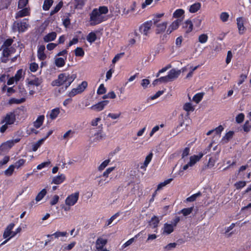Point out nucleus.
I'll use <instances>...</instances> for the list:
<instances>
[{"instance_id": "f257e3e1", "label": "nucleus", "mask_w": 251, "mask_h": 251, "mask_svg": "<svg viewBox=\"0 0 251 251\" xmlns=\"http://www.w3.org/2000/svg\"><path fill=\"white\" fill-rule=\"evenodd\" d=\"M108 12V8L106 6H100L98 8L93 9L89 14V24L91 26H95L99 25L107 20L103 14H106Z\"/></svg>"}, {"instance_id": "f03ea898", "label": "nucleus", "mask_w": 251, "mask_h": 251, "mask_svg": "<svg viewBox=\"0 0 251 251\" xmlns=\"http://www.w3.org/2000/svg\"><path fill=\"white\" fill-rule=\"evenodd\" d=\"M76 77V75L75 74H69L68 73H61L58 75L57 79L51 82V85L52 86L58 87L64 85V89H63V87L62 88L63 91H64L70 86Z\"/></svg>"}, {"instance_id": "7ed1b4c3", "label": "nucleus", "mask_w": 251, "mask_h": 251, "mask_svg": "<svg viewBox=\"0 0 251 251\" xmlns=\"http://www.w3.org/2000/svg\"><path fill=\"white\" fill-rule=\"evenodd\" d=\"M23 111V108H17L6 113L0 122V124H4L0 127V132L4 133L8 128V126L13 125L16 122V117H18Z\"/></svg>"}, {"instance_id": "20e7f679", "label": "nucleus", "mask_w": 251, "mask_h": 251, "mask_svg": "<svg viewBox=\"0 0 251 251\" xmlns=\"http://www.w3.org/2000/svg\"><path fill=\"white\" fill-rule=\"evenodd\" d=\"M29 26L27 19H24L20 22H14L12 25L14 31H18L19 32H24L27 30Z\"/></svg>"}, {"instance_id": "39448f33", "label": "nucleus", "mask_w": 251, "mask_h": 251, "mask_svg": "<svg viewBox=\"0 0 251 251\" xmlns=\"http://www.w3.org/2000/svg\"><path fill=\"white\" fill-rule=\"evenodd\" d=\"M152 25V21L151 20L148 21L142 24L139 28L140 33L146 36H149Z\"/></svg>"}, {"instance_id": "423d86ee", "label": "nucleus", "mask_w": 251, "mask_h": 251, "mask_svg": "<svg viewBox=\"0 0 251 251\" xmlns=\"http://www.w3.org/2000/svg\"><path fill=\"white\" fill-rule=\"evenodd\" d=\"M79 195V193L77 191L69 195L65 200V204L69 206L74 205L78 200Z\"/></svg>"}, {"instance_id": "0eeeda50", "label": "nucleus", "mask_w": 251, "mask_h": 251, "mask_svg": "<svg viewBox=\"0 0 251 251\" xmlns=\"http://www.w3.org/2000/svg\"><path fill=\"white\" fill-rule=\"evenodd\" d=\"M2 50L1 57H0V61L2 63H6L8 61V57L12 53L10 48H0V50Z\"/></svg>"}, {"instance_id": "6e6552de", "label": "nucleus", "mask_w": 251, "mask_h": 251, "mask_svg": "<svg viewBox=\"0 0 251 251\" xmlns=\"http://www.w3.org/2000/svg\"><path fill=\"white\" fill-rule=\"evenodd\" d=\"M236 21L239 33L240 35H242L245 33L246 30L244 25L245 21L244 19L242 17H238L237 18Z\"/></svg>"}, {"instance_id": "1a4fd4ad", "label": "nucleus", "mask_w": 251, "mask_h": 251, "mask_svg": "<svg viewBox=\"0 0 251 251\" xmlns=\"http://www.w3.org/2000/svg\"><path fill=\"white\" fill-rule=\"evenodd\" d=\"M109 102V101L108 100L101 101L98 103L92 105L91 107V108L97 111H101L104 109L105 106L108 104Z\"/></svg>"}, {"instance_id": "9d476101", "label": "nucleus", "mask_w": 251, "mask_h": 251, "mask_svg": "<svg viewBox=\"0 0 251 251\" xmlns=\"http://www.w3.org/2000/svg\"><path fill=\"white\" fill-rule=\"evenodd\" d=\"M181 22V20L180 19H177L174 21L169 26L167 30L166 33L168 35H169L173 32L174 30L177 29L180 23Z\"/></svg>"}, {"instance_id": "9b49d317", "label": "nucleus", "mask_w": 251, "mask_h": 251, "mask_svg": "<svg viewBox=\"0 0 251 251\" xmlns=\"http://www.w3.org/2000/svg\"><path fill=\"white\" fill-rule=\"evenodd\" d=\"M181 73V70H176L175 69H171L168 73V77L171 81L176 79Z\"/></svg>"}, {"instance_id": "f8f14e48", "label": "nucleus", "mask_w": 251, "mask_h": 251, "mask_svg": "<svg viewBox=\"0 0 251 251\" xmlns=\"http://www.w3.org/2000/svg\"><path fill=\"white\" fill-rule=\"evenodd\" d=\"M182 28L186 34L190 33L193 29V24L190 20H187L182 24Z\"/></svg>"}, {"instance_id": "ddd939ff", "label": "nucleus", "mask_w": 251, "mask_h": 251, "mask_svg": "<svg viewBox=\"0 0 251 251\" xmlns=\"http://www.w3.org/2000/svg\"><path fill=\"white\" fill-rule=\"evenodd\" d=\"M205 153L200 152L198 155H194L191 156L190 157V161L189 162V165H190V166H193L197 162H198L204 155Z\"/></svg>"}, {"instance_id": "4468645a", "label": "nucleus", "mask_w": 251, "mask_h": 251, "mask_svg": "<svg viewBox=\"0 0 251 251\" xmlns=\"http://www.w3.org/2000/svg\"><path fill=\"white\" fill-rule=\"evenodd\" d=\"M167 24L168 23L167 22H164L156 25V28L155 30L156 34H158L164 32L167 28Z\"/></svg>"}, {"instance_id": "2eb2a0df", "label": "nucleus", "mask_w": 251, "mask_h": 251, "mask_svg": "<svg viewBox=\"0 0 251 251\" xmlns=\"http://www.w3.org/2000/svg\"><path fill=\"white\" fill-rule=\"evenodd\" d=\"M107 243V240L101 237H99L96 242V247L97 249H102Z\"/></svg>"}, {"instance_id": "dca6fc26", "label": "nucleus", "mask_w": 251, "mask_h": 251, "mask_svg": "<svg viewBox=\"0 0 251 251\" xmlns=\"http://www.w3.org/2000/svg\"><path fill=\"white\" fill-rule=\"evenodd\" d=\"M14 145V143L12 141H8L4 143H3L0 146V154H1L2 152L5 150L10 149Z\"/></svg>"}, {"instance_id": "f3484780", "label": "nucleus", "mask_w": 251, "mask_h": 251, "mask_svg": "<svg viewBox=\"0 0 251 251\" xmlns=\"http://www.w3.org/2000/svg\"><path fill=\"white\" fill-rule=\"evenodd\" d=\"M66 179V176L64 174H61L54 176L52 180L51 183L55 184H60L63 183Z\"/></svg>"}, {"instance_id": "a211bd4d", "label": "nucleus", "mask_w": 251, "mask_h": 251, "mask_svg": "<svg viewBox=\"0 0 251 251\" xmlns=\"http://www.w3.org/2000/svg\"><path fill=\"white\" fill-rule=\"evenodd\" d=\"M57 36V34L55 32H51L47 34L43 37L44 41L46 43H48L50 41H54Z\"/></svg>"}, {"instance_id": "6ab92c4d", "label": "nucleus", "mask_w": 251, "mask_h": 251, "mask_svg": "<svg viewBox=\"0 0 251 251\" xmlns=\"http://www.w3.org/2000/svg\"><path fill=\"white\" fill-rule=\"evenodd\" d=\"M22 9L16 13L15 18L18 19L29 15V11L27 8H23Z\"/></svg>"}, {"instance_id": "aec40b11", "label": "nucleus", "mask_w": 251, "mask_h": 251, "mask_svg": "<svg viewBox=\"0 0 251 251\" xmlns=\"http://www.w3.org/2000/svg\"><path fill=\"white\" fill-rule=\"evenodd\" d=\"M45 50V47L44 46H40L38 49L37 56L39 59L41 61L44 60L47 57L46 54L44 53Z\"/></svg>"}, {"instance_id": "412c9836", "label": "nucleus", "mask_w": 251, "mask_h": 251, "mask_svg": "<svg viewBox=\"0 0 251 251\" xmlns=\"http://www.w3.org/2000/svg\"><path fill=\"white\" fill-rule=\"evenodd\" d=\"M47 237H51L54 236V238H59L61 237H67L68 233L67 231H57L52 234H48L46 235Z\"/></svg>"}, {"instance_id": "4be33fe9", "label": "nucleus", "mask_w": 251, "mask_h": 251, "mask_svg": "<svg viewBox=\"0 0 251 251\" xmlns=\"http://www.w3.org/2000/svg\"><path fill=\"white\" fill-rule=\"evenodd\" d=\"M159 223V220L158 217L153 216L149 222V226L152 228H156Z\"/></svg>"}, {"instance_id": "5701e85b", "label": "nucleus", "mask_w": 251, "mask_h": 251, "mask_svg": "<svg viewBox=\"0 0 251 251\" xmlns=\"http://www.w3.org/2000/svg\"><path fill=\"white\" fill-rule=\"evenodd\" d=\"M44 119L45 117L44 115L39 116L36 120L33 123L34 126L36 128H39L42 125Z\"/></svg>"}, {"instance_id": "b1692460", "label": "nucleus", "mask_w": 251, "mask_h": 251, "mask_svg": "<svg viewBox=\"0 0 251 251\" xmlns=\"http://www.w3.org/2000/svg\"><path fill=\"white\" fill-rule=\"evenodd\" d=\"M85 4V0H74V7L76 9H82Z\"/></svg>"}, {"instance_id": "393cba45", "label": "nucleus", "mask_w": 251, "mask_h": 251, "mask_svg": "<svg viewBox=\"0 0 251 251\" xmlns=\"http://www.w3.org/2000/svg\"><path fill=\"white\" fill-rule=\"evenodd\" d=\"M174 231V226L172 224L166 223L164 225L163 233L170 234Z\"/></svg>"}, {"instance_id": "a878e982", "label": "nucleus", "mask_w": 251, "mask_h": 251, "mask_svg": "<svg viewBox=\"0 0 251 251\" xmlns=\"http://www.w3.org/2000/svg\"><path fill=\"white\" fill-rule=\"evenodd\" d=\"M201 7V3L200 2H196L190 6L189 12L192 13L197 12Z\"/></svg>"}, {"instance_id": "bb28decb", "label": "nucleus", "mask_w": 251, "mask_h": 251, "mask_svg": "<svg viewBox=\"0 0 251 251\" xmlns=\"http://www.w3.org/2000/svg\"><path fill=\"white\" fill-rule=\"evenodd\" d=\"M26 99L25 98H22L20 99H17L16 98H11L8 101V104L11 105L13 104H21L24 102L25 101Z\"/></svg>"}, {"instance_id": "cd10ccee", "label": "nucleus", "mask_w": 251, "mask_h": 251, "mask_svg": "<svg viewBox=\"0 0 251 251\" xmlns=\"http://www.w3.org/2000/svg\"><path fill=\"white\" fill-rule=\"evenodd\" d=\"M183 109L187 112V115H189V113L194 111L195 108L191 102H186L183 105Z\"/></svg>"}, {"instance_id": "c85d7f7f", "label": "nucleus", "mask_w": 251, "mask_h": 251, "mask_svg": "<svg viewBox=\"0 0 251 251\" xmlns=\"http://www.w3.org/2000/svg\"><path fill=\"white\" fill-rule=\"evenodd\" d=\"M47 193V190L46 189H43L36 196L35 198V201L36 202L40 201L46 195Z\"/></svg>"}, {"instance_id": "c756f323", "label": "nucleus", "mask_w": 251, "mask_h": 251, "mask_svg": "<svg viewBox=\"0 0 251 251\" xmlns=\"http://www.w3.org/2000/svg\"><path fill=\"white\" fill-rule=\"evenodd\" d=\"M97 39L96 34L94 32H90L87 36V40L88 42L92 44Z\"/></svg>"}, {"instance_id": "7c9ffc66", "label": "nucleus", "mask_w": 251, "mask_h": 251, "mask_svg": "<svg viewBox=\"0 0 251 251\" xmlns=\"http://www.w3.org/2000/svg\"><path fill=\"white\" fill-rule=\"evenodd\" d=\"M60 113V110L58 108H55L51 110L50 118L51 120L56 119Z\"/></svg>"}, {"instance_id": "2f4dec72", "label": "nucleus", "mask_w": 251, "mask_h": 251, "mask_svg": "<svg viewBox=\"0 0 251 251\" xmlns=\"http://www.w3.org/2000/svg\"><path fill=\"white\" fill-rule=\"evenodd\" d=\"M18 92L20 94V96L23 97V98H25V97L27 95V92L26 90L25 89L23 84H20L18 86Z\"/></svg>"}, {"instance_id": "473e14b6", "label": "nucleus", "mask_w": 251, "mask_h": 251, "mask_svg": "<svg viewBox=\"0 0 251 251\" xmlns=\"http://www.w3.org/2000/svg\"><path fill=\"white\" fill-rule=\"evenodd\" d=\"M55 64L57 67H62L65 64V60L62 57L57 58L55 60Z\"/></svg>"}, {"instance_id": "72a5a7b5", "label": "nucleus", "mask_w": 251, "mask_h": 251, "mask_svg": "<svg viewBox=\"0 0 251 251\" xmlns=\"http://www.w3.org/2000/svg\"><path fill=\"white\" fill-rule=\"evenodd\" d=\"M52 3V0H45L43 5V9L45 11L49 10Z\"/></svg>"}, {"instance_id": "f704fd0d", "label": "nucleus", "mask_w": 251, "mask_h": 251, "mask_svg": "<svg viewBox=\"0 0 251 251\" xmlns=\"http://www.w3.org/2000/svg\"><path fill=\"white\" fill-rule=\"evenodd\" d=\"M193 209V206L189 208H184L181 210L180 213H182L184 216H187L192 212Z\"/></svg>"}, {"instance_id": "c9c22d12", "label": "nucleus", "mask_w": 251, "mask_h": 251, "mask_svg": "<svg viewBox=\"0 0 251 251\" xmlns=\"http://www.w3.org/2000/svg\"><path fill=\"white\" fill-rule=\"evenodd\" d=\"M184 14V10L182 9H177L173 13V17L179 18L182 16Z\"/></svg>"}, {"instance_id": "e433bc0d", "label": "nucleus", "mask_w": 251, "mask_h": 251, "mask_svg": "<svg viewBox=\"0 0 251 251\" xmlns=\"http://www.w3.org/2000/svg\"><path fill=\"white\" fill-rule=\"evenodd\" d=\"M41 79L38 77H35L34 79L31 80L28 82V84L30 85H34L39 86L42 83Z\"/></svg>"}, {"instance_id": "4c0bfd02", "label": "nucleus", "mask_w": 251, "mask_h": 251, "mask_svg": "<svg viewBox=\"0 0 251 251\" xmlns=\"http://www.w3.org/2000/svg\"><path fill=\"white\" fill-rule=\"evenodd\" d=\"M172 180H173V178H169V179L165 180L164 182L160 183L157 185V188L156 190L158 191V190L161 189L163 187H164L166 185H167V184L170 183Z\"/></svg>"}, {"instance_id": "58836bf2", "label": "nucleus", "mask_w": 251, "mask_h": 251, "mask_svg": "<svg viewBox=\"0 0 251 251\" xmlns=\"http://www.w3.org/2000/svg\"><path fill=\"white\" fill-rule=\"evenodd\" d=\"M63 2L60 1L56 5V6L53 8V9L51 10L50 12V15H52L56 13H57L60 9L63 6Z\"/></svg>"}, {"instance_id": "ea45409f", "label": "nucleus", "mask_w": 251, "mask_h": 251, "mask_svg": "<svg viewBox=\"0 0 251 251\" xmlns=\"http://www.w3.org/2000/svg\"><path fill=\"white\" fill-rule=\"evenodd\" d=\"M75 53L76 56L83 57L84 55L85 52L82 48L77 47L75 50Z\"/></svg>"}, {"instance_id": "a19ab883", "label": "nucleus", "mask_w": 251, "mask_h": 251, "mask_svg": "<svg viewBox=\"0 0 251 251\" xmlns=\"http://www.w3.org/2000/svg\"><path fill=\"white\" fill-rule=\"evenodd\" d=\"M201 192H198V193L194 194L191 195V196H190L189 197L187 198L186 199V201H188V202L194 201H196V200L197 199V198L198 197L201 196Z\"/></svg>"}, {"instance_id": "79ce46f5", "label": "nucleus", "mask_w": 251, "mask_h": 251, "mask_svg": "<svg viewBox=\"0 0 251 251\" xmlns=\"http://www.w3.org/2000/svg\"><path fill=\"white\" fill-rule=\"evenodd\" d=\"M14 42V40L12 38L7 39L4 41L2 45L1 46V48H9V47L12 45Z\"/></svg>"}, {"instance_id": "37998d69", "label": "nucleus", "mask_w": 251, "mask_h": 251, "mask_svg": "<svg viewBox=\"0 0 251 251\" xmlns=\"http://www.w3.org/2000/svg\"><path fill=\"white\" fill-rule=\"evenodd\" d=\"M15 169V166L14 165H11L9 167L4 171V173L5 175L7 176H11L13 174Z\"/></svg>"}, {"instance_id": "c03bdc74", "label": "nucleus", "mask_w": 251, "mask_h": 251, "mask_svg": "<svg viewBox=\"0 0 251 251\" xmlns=\"http://www.w3.org/2000/svg\"><path fill=\"white\" fill-rule=\"evenodd\" d=\"M110 162V159H108L103 161L100 165L98 167V170L101 171L103 170L109 164Z\"/></svg>"}, {"instance_id": "a18cd8bd", "label": "nucleus", "mask_w": 251, "mask_h": 251, "mask_svg": "<svg viewBox=\"0 0 251 251\" xmlns=\"http://www.w3.org/2000/svg\"><path fill=\"white\" fill-rule=\"evenodd\" d=\"M45 141V139H41L38 140L36 143H34L32 145V151H36L41 146L43 142Z\"/></svg>"}, {"instance_id": "49530a36", "label": "nucleus", "mask_w": 251, "mask_h": 251, "mask_svg": "<svg viewBox=\"0 0 251 251\" xmlns=\"http://www.w3.org/2000/svg\"><path fill=\"white\" fill-rule=\"evenodd\" d=\"M208 39V36L206 34H201L198 38L199 42L201 44L205 43Z\"/></svg>"}, {"instance_id": "de8ad7c7", "label": "nucleus", "mask_w": 251, "mask_h": 251, "mask_svg": "<svg viewBox=\"0 0 251 251\" xmlns=\"http://www.w3.org/2000/svg\"><path fill=\"white\" fill-rule=\"evenodd\" d=\"M202 98V93H197L194 96L193 98V100L197 103H198L201 100Z\"/></svg>"}, {"instance_id": "09e8293b", "label": "nucleus", "mask_w": 251, "mask_h": 251, "mask_svg": "<svg viewBox=\"0 0 251 251\" xmlns=\"http://www.w3.org/2000/svg\"><path fill=\"white\" fill-rule=\"evenodd\" d=\"M26 162V160L24 159H20L18 161H16L15 163V168L18 169L22 166H24Z\"/></svg>"}, {"instance_id": "8fccbe9b", "label": "nucleus", "mask_w": 251, "mask_h": 251, "mask_svg": "<svg viewBox=\"0 0 251 251\" xmlns=\"http://www.w3.org/2000/svg\"><path fill=\"white\" fill-rule=\"evenodd\" d=\"M106 92V89L105 88L104 84H101L99 87L97 93L98 95H102L105 94Z\"/></svg>"}, {"instance_id": "3c124183", "label": "nucleus", "mask_w": 251, "mask_h": 251, "mask_svg": "<svg viewBox=\"0 0 251 251\" xmlns=\"http://www.w3.org/2000/svg\"><path fill=\"white\" fill-rule=\"evenodd\" d=\"M22 69H19L17 71L16 74L15 75V76H13L15 78V80H16V82L19 81L21 79V78L22 77Z\"/></svg>"}, {"instance_id": "603ef678", "label": "nucleus", "mask_w": 251, "mask_h": 251, "mask_svg": "<svg viewBox=\"0 0 251 251\" xmlns=\"http://www.w3.org/2000/svg\"><path fill=\"white\" fill-rule=\"evenodd\" d=\"M246 185V182L245 181H239L236 182L234 184L235 188L237 189H240L245 186Z\"/></svg>"}, {"instance_id": "864d4df0", "label": "nucleus", "mask_w": 251, "mask_h": 251, "mask_svg": "<svg viewBox=\"0 0 251 251\" xmlns=\"http://www.w3.org/2000/svg\"><path fill=\"white\" fill-rule=\"evenodd\" d=\"M229 18V14L228 13L224 12H222L220 15V19L223 22H226Z\"/></svg>"}, {"instance_id": "5fc2aeb1", "label": "nucleus", "mask_w": 251, "mask_h": 251, "mask_svg": "<svg viewBox=\"0 0 251 251\" xmlns=\"http://www.w3.org/2000/svg\"><path fill=\"white\" fill-rule=\"evenodd\" d=\"M115 167H109V168H107L105 170V171H104L103 173L102 176L105 177H108L109 174H110L113 171H114L115 170Z\"/></svg>"}, {"instance_id": "6e6d98bb", "label": "nucleus", "mask_w": 251, "mask_h": 251, "mask_svg": "<svg viewBox=\"0 0 251 251\" xmlns=\"http://www.w3.org/2000/svg\"><path fill=\"white\" fill-rule=\"evenodd\" d=\"M75 245H76L75 242H73L68 245L65 244V245H63V250L70 251V250H72L75 246Z\"/></svg>"}, {"instance_id": "4d7b16f0", "label": "nucleus", "mask_w": 251, "mask_h": 251, "mask_svg": "<svg viewBox=\"0 0 251 251\" xmlns=\"http://www.w3.org/2000/svg\"><path fill=\"white\" fill-rule=\"evenodd\" d=\"M119 215L120 212H117L116 213H115L109 219L107 220L106 225L107 226L110 225L112 223V222Z\"/></svg>"}, {"instance_id": "13d9d810", "label": "nucleus", "mask_w": 251, "mask_h": 251, "mask_svg": "<svg viewBox=\"0 0 251 251\" xmlns=\"http://www.w3.org/2000/svg\"><path fill=\"white\" fill-rule=\"evenodd\" d=\"M28 3V0H19L18 7L19 9L24 8Z\"/></svg>"}, {"instance_id": "bf43d9fd", "label": "nucleus", "mask_w": 251, "mask_h": 251, "mask_svg": "<svg viewBox=\"0 0 251 251\" xmlns=\"http://www.w3.org/2000/svg\"><path fill=\"white\" fill-rule=\"evenodd\" d=\"M21 230V227H18L16 229V231H12V234L11 235V236L8 238L7 239L5 240L4 241L2 242L1 244H5L9 239H10L11 238L14 237L18 233L20 232Z\"/></svg>"}, {"instance_id": "052dcab7", "label": "nucleus", "mask_w": 251, "mask_h": 251, "mask_svg": "<svg viewBox=\"0 0 251 251\" xmlns=\"http://www.w3.org/2000/svg\"><path fill=\"white\" fill-rule=\"evenodd\" d=\"M243 129L244 131L248 132L251 128V125L249 121H246L243 126Z\"/></svg>"}, {"instance_id": "680f3d73", "label": "nucleus", "mask_w": 251, "mask_h": 251, "mask_svg": "<svg viewBox=\"0 0 251 251\" xmlns=\"http://www.w3.org/2000/svg\"><path fill=\"white\" fill-rule=\"evenodd\" d=\"M38 69V65L35 62L31 63L30 64L29 69L32 72H35Z\"/></svg>"}, {"instance_id": "e2e57ef3", "label": "nucleus", "mask_w": 251, "mask_h": 251, "mask_svg": "<svg viewBox=\"0 0 251 251\" xmlns=\"http://www.w3.org/2000/svg\"><path fill=\"white\" fill-rule=\"evenodd\" d=\"M245 116L243 113L239 114L236 117V121L237 123H242L244 120Z\"/></svg>"}, {"instance_id": "0e129e2a", "label": "nucleus", "mask_w": 251, "mask_h": 251, "mask_svg": "<svg viewBox=\"0 0 251 251\" xmlns=\"http://www.w3.org/2000/svg\"><path fill=\"white\" fill-rule=\"evenodd\" d=\"M50 164V161H46V162H43V163L39 164L37 166V169L38 170H41V169H42L43 168H44L45 167H48V166H49V165Z\"/></svg>"}, {"instance_id": "69168bd1", "label": "nucleus", "mask_w": 251, "mask_h": 251, "mask_svg": "<svg viewBox=\"0 0 251 251\" xmlns=\"http://www.w3.org/2000/svg\"><path fill=\"white\" fill-rule=\"evenodd\" d=\"M59 199V197L58 195H54L50 201V204L52 206L56 204L58 202Z\"/></svg>"}, {"instance_id": "338daca9", "label": "nucleus", "mask_w": 251, "mask_h": 251, "mask_svg": "<svg viewBox=\"0 0 251 251\" xmlns=\"http://www.w3.org/2000/svg\"><path fill=\"white\" fill-rule=\"evenodd\" d=\"M213 130L214 132L215 133V134L217 135H220L221 132L224 130V127L221 125H220Z\"/></svg>"}, {"instance_id": "774afa93", "label": "nucleus", "mask_w": 251, "mask_h": 251, "mask_svg": "<svg viewBox=\"0 0 251 251\" xmlns=\"http://www.w3.org/2000/svg\"><path fill=\"white\" fill-rule=\"evenodd\" d=\"M150 83V80L148 79L145 78L142 79L141 85L144 89H146L148 87Z\"/></svg>"}]
</instances>
